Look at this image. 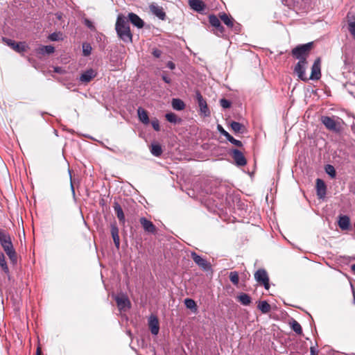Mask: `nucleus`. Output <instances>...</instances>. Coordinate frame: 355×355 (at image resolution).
Wrapping results in <instances>:
<instances>
[{"mask_svg": "<svg viewBox=\"0 0 355 355\" xmlns=\"http://www.w3.org/2000/svg\"><path fill=\"white\" fill-rule=\"evenodd\" d=\"M165 117L168 122L173 124L180 123L182 121V119L173 112L166 113Z\"/></svg>", "mask_w": 355, "mask_h": 355, "instance_id": "28", "label": "nucleus"}, {"mask_svg": "<svg viewBox=\"0 0 355 355\" xmlns=\"http://www.w3.org/2000/svg\"><path fill=\"white\" fill-rule=\"evenodd\" d=\"M115 29L118 37L125 43L131 42L132 35L130 30L129 21L122 15L116 19Z\"/></svg>", "mask_w": 355, "mask_h": 355, "instance_id": "1", "label": "nucleus"}, {"mask_svg": "<svg viewBox=\"0 0 355 355\" xmlns=\"http://www.w3.org/2000/svg\"><path fill=\"white\" fill-rule=\"evenodd\" d=\"M9 236L10 234L6 230L0 229V243L6 239H8Z\"/></svg>", "mask_w": 355, "mask_h": 355, "instance_id": "40", "label": "nucleus"}, {"mask_svg": "<svg viewBox=\"0 0 355 355\" xmlns=\"http://www.w3.org/2000/svg\"><path fill=\"white\" fill-rule=\"evenodd\" d=\"M189 4L191 8L198 12H202L205 9V4L201 0H189Z\"/></svg>", "mask_w": 355, "mask_h": 355, "instance_id": "21", "label": "nucleus"}, {"mask_svg": "<svg viewBox=\"0 0 355 355\" xmlns=\"http://www.w3.org/2000/svg\"><path fill=\"white\" fill-rule=\"evenodd\" d=\"M230 281L233 284L237 285L239 281V274L236 271L231 272L229 275Z\"/></svg>", "mask_w": 355, "mask_h": 355, "instance_id": "37", "label": "nucleus"}, {"mask_svg": "<svg viewBox=\"0 0 355 355\" xmlns=\"http://www.w3.org/2000/svg\"><path fill=\"white\" fill-rule=\"evenodd\" d=\"M348 30L349 33L352 34V35L355 39V19L354 21H350L348 24Z\"/></svg>", "mask_w": 355, "mask_h": 355, "instance_id": "41", "label": "nucleus"}, {"mask_svg": "<svg viewBox=\"0 0 355 355\" xmlns=\"http://www.w3.org/2000/svg\"><path fill=\"white\" fill-rule=\"evenodd\" d=\"M351 269L352 272L355 274V263L351 266Z\"/></svg>", "mask_w": 355, "mask_h": 355, "instance_id": "52", "label": "nucleus"}, {"mask_svg": "<svg viewBox=\"0 0 355 355\" xmlns=\"http://www.w3.org/2000/svg\"><path fill=\"white\" fill-rule=\"evenodd\" d=\"M14 50L17 52H22L25 51V45L22 43H17L14 46Z\"/></svg>", "mask_w": 355, "mask_h": 355, "instance_id": "44", "label": "nucleus"}, {"mask_svg": "<svg viewBox=\"0 0 355 355\" xmlns=\"http://www.w3.org/2000/svg\"><path fill=\"white\" fill-rule=\"evenodd\" d=\"M0 244L3 248V250L5 251V252L6 253V254L10 258V261L13 263H15L17 262V254L13 248L10 236L8 237V239H6V240L3 241Z\"/></svg>", "mask_w": 355, "mask_h": 355, "instance_id": "4", "label": "nucleus"}, {"mask_svg": "<svg viewBox=\"0 0 355 355\" xmlns=\"http://www.w3.org/2000/svg\"><path fill=\"white\" fill-rule=\"evenodd\" d=\"M184 304L186 307L191 310L193 313H196L198 310L197 304L196 302L191 298H186L184 300Z\"/></svg>", "mask_w": 355, "mask_h": 355, "instance_id": "29", "label": "nucleus"}, {"mask_svg": "<svg viewBox=\"0 0 355 355\" xmlns=\"http://www.w3.org/2000/svg\"><path fill=\"white\" fill-rule=\"evenodd\" d=\"M6 42L8 46H10L12 49H14V46L17 44L15 41L12 40H7Z\"/></svg>", "mask_w": 355, "mask_h": 355, "instance_id": "48", "label": "nucleus"}, {"mask_svg": "<svg viewBox=\"0 0 355 355\" xmlns=\"http://www.w3.org/2000/svg\"><path fill=\"white\" fill-rule=\"evenodd\" d=\"M321 122L327 130L334 133H340L343 129V120L338 117L335 119L334 117L322 116Z\"/></svg>", "mask_w": 355, "mask_h": 355, "instance_id": "2", "label": "nucleus"}, {"mask_svg": "<svg viewBox=\"0 0 355 355\" xmlns=\"http://www.w3.org/2000/svg\"><path fill=\"white\" fill-rule=\"evenodd\" d=\"M312 46L313 42L300 44L292 50V55L299 60H306Z\"/></svg>", "mask_w": 355, "mask_h": 355, "instance_id": "3", "label": "nucleus"}, {"mask_svg": "<svg viewBox=\"0 0 355 355\" xmlns=\"http://www.w3.org/2000/svg\"><path fill=\"white\" fill-rule=\"evenodd\" d=\"M291 327L297 334L301 335L302 334V327L297 321L293 320L291 322Z\"/></svg>", "mask_w": 355, "mask_h": 355, "instance_id": "35", "label": "nucleus"}, {"mask_svg": "<svg viewBox=\"0 0 355 355\" xmlns=\"http://www.w3.org/2000/svg\"><path fill=\"white\" fill-rule=\"evenodd\" d=\"M153 53V55L155 58H159V57L161 56V55H162V51H161L159 49H153V53Z\"/></svg>", "mask_w": 355, "mask_h": 355, "instance_id": "46", "label": "nucleus"}, {"mask_svg": "<svg viewBox=\"0 0 355 355\" xmlns=\"http://www.w3.org/2000/svg\"><path fill=\"white\" fill-rule=\"evenodd\" d=\"M196 97L198 105L200 108V114L203 115L204 116H209L210 115V111L208 108L206 100L198 91H197L196 93Z\"/></svg>", "mask_w": 355, "mask_h": 355, "instance_id": "8", "label": "nucleus"}, {"mask_svg": "<svg viewBox=\"0 0 355 355\" xmlns=\"http://www.w3.org/2000/svg\"><path fill=\"white\" fill-rule=\"evenodd\" d=\"M217 130H218V132L222 135H223L224 137H225V138L230 142L232 143V144L238 146V147H241L242 146V142L239 140H237L236 139H234L232 135H230L223 127L222 125H217Z\"/></svg>", "mask_w": 355, "mask_h": 355, "instance_id": "13", "label": "nucleus"}, {"mask_svg": "<svg viewBox=\"0 0 355 355\" xmlns=\"http://www.w3.org/2000/svg\"><path fill=\"white\" fill-rule=\"evenodd\" d=\"M220 105L223 108L227 109L231 107L232 103L227 99L222 98L220 100Z\"/></svg>", "mask_w": 355, "mask_h": 355, "instance_id": "39", "label": "nucleus"}, {"mask_svg": "<svg viewBox=\"0 0 355 355\" xmlns=\"http://www.w3.org/2000/svg\"><path fill=\"white\" fill-rule=\"evenodd\" d=\"M354 302L355 303V293H354Z\"/></svg>", "mask_w": 355, "mask_h": 355, "instance_id": "56", "label": "nucleus"}, {"mask_svg": "<svg viewBox=\"0 0 355 355\" xmlns=\"http://www.w3.org/2000/svg\"><path fill=\"white\" fill-rule=\"evenodd\" d=\"M232 157L236 163V164L239 166H243L246 164L247 161L245 157L241 151L238 149H233L232 150Z\"/></svg>", "mask_w": 355, "mask_h": 355, "instance_id": "11", "label": "nucleus"}, {"mask_svg": "<svg viewBox=\"0 0 355 355\" xmlns=\"http://www.w3.org/2000/svg\"><path fill=\"white\" fill-rule=\"evenodd\" d=\"M171 105L173 108L178 111L183 110L185 108V103L180 98H173Z\"/></svg>", "mask_w": 355, "mask_h": 355, "instance_id": "26", "label": "nucleus"}, {"mask_svg": "<svg viewBox=\"0 0 355 355\" xmlns=\"http://www.w3.org/2000/svg\"><path fill=\"white\" fill-rule=\"evenodd\" d=\"M316 193L320 199L324 198L327 193V187L324 182L319 178L316 180Z\"/></svg>", "mask_w": 355, "mask_h": 355, "instance_id": "15", "label": "nucleus"}, {"mask_svg": "<svg viewBox=\"0 0 355 355\" xmlns=\"http://www.w3.org/2000/svg\"><path fill=\"white\" fill-rule=\"evenodd\" d=\"M151 125L155 131H159L160 130L159 123L157 119L151 121Z\"/></svg>", "mask_w": 355, "mask_h": 355, "instance_id": "45", "label": "nucleus"}, {"mask_svg": "<svg viewBox=\"0 0 355 355\" xmlns=\"http://www.w3.org/2000/svg\"><path fill=\"white\" fill-rule=\"evenodd\" d=\"M84 24L91 31H96V28H95L94 25L93 24L92 21H90L89 19H84Z\"/></svg>", "mask_w": 355, "mask_h": 355, "instance_id": "43", "label": "nucleus"}, {"mask_svg": "<svg viewBox=\"0 0 355 355\" xmlns=\"http://www.w3.org/2000/svg\"><path fill=\"white\" fill-rule=\"evenodd\" d=\"M111 228V234L112 237L113 239L115 247L117 249H119L120 248V239L119 236V228L116 225V222L111 223L110 225Z\"/></svg>", "mask_w": 355, "mask_h": 355, "instance_id": "16", "label": "nucleus"}, {"mask_svg": "<svg viewBox=\"0 0 355 355\" xmlns=\"http://www.w3.org/2000/svg\"><path fill=\"white\" fill-rule=\"evenodd\" d=\"M115 301L117 304L118 308L119 310H123L125 308H129L130 306V302L126 296H116Z\"/></svg>", "mask_w": 355, "mask_h": 355, "instance_id": "20", "label": "nucleus"}, {"mask_svg": "<svg viewBox=\"0 0 355 355\" xmlns=\"http://www.w3.org/2000/svg\"><path fill=\"white\" fill-rule=\"evenodd\" d=\"M150 332L153 335H157L159 330V322L155 316H150L148 321Z\"/></svg>", "mask_w": 355, "mask_h": 355, "instance_id": "19", "label": "nucleus"}, {"mask_svg": "<svg viewBox=\"0 0 355 355\" xmlns=\"http://www.w3.org/2000/svg\"><path fill=\"white\" fill-rule=\"evenodd\" d=\"M321 78V59L318 58L315 60L312 67L311 73L309 80H318Z\"/></svg>", "mask_w": 355, "mask_h": 355, "instance_id": "9", "label": "nucleus"}, {"mask_svg": "<svg viewBox=\"0 0 355 355\" xmlns=\"http://www.w3.org/2000/svg\"><path fill=\"white\" fill-rule=\"evenodd\" d=\"M92 48L88 43H83V53L85 56H88L91 54Z\"/></svg>", "mask_w": 355, "mask_h": 355, "instance_id": "38", "label": "nucleus"}, {"mask_svg": "<svg viewBox=\"0 0 355 355\" xmlns=\"http://www.w3.org/2000/svg\"><path fill=\"white\" fill-rule=\"evenodd\" d=\"M54 71L55 73H62L63 70H62V69L61 67H56L54 68Z\"/></svg>", "mask_w": 355, "mask_h": 355, "instance_id": "50", "label": "nucleus"}, {"mask_svg": "<svg viewBox=\"0 0 355 355\" xmlns=\"http://www.w3.org/2000/svg\"><path fill=\"white\" fill-rule=\"evenodd\" d=\"M258 309L263 313H268L270 311V305L268 303L267 301H261L259 302L258 304Z\"/></svg>", "mask_w": 355, "mask_h": 355, "instance_id": "33", "label": "nucleus"}, {"mask_svg": "<svg viewBox=\"0 0 355 355\" xmlns=\"http://www.w3.org/2000/svg\"><path fill=\"white\" fill-rule=\"evenodd\" d=\"M162 80L167 84H170L171 83V80L170 78H168L166 75L162 74Z\"/></svg>", "mask_w": 355, "mask_h": 355, "instance_id": "47", "label": "nucleus"}, {"mask_svg": "<svg viewBox=\"0 0 355 355\" xmlns=\"http://www.w3.org/2000/svg\"><path fill=\"white\" fill-rule=\"evenodd\" d=\"M71 187L72 193H73V194H74L75 191H74V188H73V186L72 184H71Z\"/></svg>", "mask_w": 355, "mask_h": 355, "instance_id": "54", "label": "nucleus"}, {"mask_svg": "<svg viewBox=\"0 0 355 355\" xmlns=\"http://www.w3.org/2000/svg\"><path fill=\"white\" fill-rule=\"evenodd\" d=\"M61 35L60 33H53L49 35V39L51 41H59L61 39Z\"/></svg>", "mask_w": 355, "mask_h": 355, "instance_id": "42", "label": "nucleus"}, {"mask_svg": "<svg viewBox=\"0 0 355 355\" xmlns=\"http://www.w3.org/2000/svg\"><path fill=\"white\" fill-rule=\"evenodd\" d=\"M237 298L239 302L244 306H248L251 303V297L246 293H241Z\"/></svg>", "mask_w": 355, "mask_h": 355, "instance_id": "27", "label": "nucleus"}, {"mask_svg": "<svg viewBox=\"0 0 355 355\" xmlns=\"http://www.w3.org/2000/svg\"><path fill=\"white\" fill-rule=\"evenodd\" d=\"M166 67L168 68H169L170 69L173 70L175 68V64L174 62H173L172 61H168L167 63H166Z\"/></svg>", "mask_w": 355, "mask_h": 355, "instance_id": "49", "label": "nucleus"}, {"mask_svg": "<svg viewBox=\"0 0 355 355\" xmlns=\"http://www.w3.org/2000/svg\"><path fill=\"white\" fill-rule=\"evenodd\" d=\"M338 225L342 230H348L350 227V218L347 215L338 216Z\"/></svg>", "mask_w": 355, "mask_h": 355, "instance_id": "18", "label": "nucleus"}, {"mask_svg": "<svg viewBox=\"0 0 355 355\" xmlns=\"http://www.w3.org/2000/svg\"><path fill=\"white\" fill-rule=\"evenodd\" d=\"M0 266L2 270L7 275L9 274V268L7 266L6 258L2 252H0Z\"/></svg>", "mask_w": 355, "mask_h": 355, "instance_id": "34", "label": "nucleus"}, {"mask_svg": "<svg viewBox=\"0 0 355 355\" xmlns=\"http://www.w3.org/2000/svg\"><path fill=\"white\" fill-rule=\"evenodd\" d=\"M307 64L308 62L306 60H299L294 68V73H296L298 78L303 81L308 80V78L305 74Z\"/></svg>", "mask_w": 355, "mask_h": 355, "instance_id": "7", "label": "nucleus"}, {"mask_svg": "<svg viewBox=\"0 0 355 355\" xmlns=\"http://www.w3.org/2000/svg\"><path fill=\"white\" fill-rule=\"evenodd\" d=\"M191 257L195 263L202 270L206 272L212 270L211 263L207 259L198 255L196 252H192L191 253Z\"/></svg>", "mask_w": 355, "mask_h": 355, "instance_id": "5", "label": "nucleus"}, {"mask_svg": "<svg viewBox=\"0 0 355 355\" xmlns=\"http://www.w3.org/2000/svg\"><path fill=\"white\" fill-rule=\"evenodd\" d=\"M114 210L115 211V214L119 220V223L122 225H124L125 223V215L123 211V209L121 207V205L117 202H115L113 205Z\"/></svg>", "mask_w": 355, "mask_h": 355, "instance_id": "23", "label": "nucleus"}, {"mask_svg": "<svg viewBox=\"0 0 355 355\" xmlns=\"http://www.w3.org/2000/svg\"><path fill=\"white\" fill-rule=\"evenodd\" d=\"M235 31L237 32L239 31V25L236 26L234 28Z\"/></svg>", "mask_w": 355, "mask_h": 355, "instance_id": "53", "label": "nucleus"}, {"mask_svg": "<svg viewBox=\"0 0 355 355\" xmlns=\"http://www.w3.org/2000/svg\"><path fill=\"white\" fill-rule=\"evenodd\" d=\"M137 114L139 119L141 122H142L144 124L147 125L149 123L150 120L148 115L147 112L144 110L142 107H139L137 109Z\"/></svg>", "mask_w": 355, "mask_h": 355, "instance_id": "24", "label": "nucleus"}, {"mask_svg": "<svg viewBox=\"0 0 355 355\" xmlns=\"http://www.w3.org/2000/svg\"><path fill=\"white\" fill-rule=\"evenodd\" d=\"M150 153L155 157H159L162 154V146L159 144H152Z\"/></svg>", "mask_w": 355, "mask_h": 355, "instance_id": "31", "label": "nucleus"}, {"mask_svg": "<svg viewBox=\"0 0 355 355\" xmlns=\"http://www.w3.org/2000/svg\"><path fill=\"white\" fill-rule=\"evenodd\" d=\"M97 75V72L93 69H89L84 71L80 76L79 80L83 83H88Z\"/></svg>", "mask_w": 355, "mask_h": 355, "instance_id": "14", "label": "nucleus"}, {"mask_svg": "<svg viewBox=\"0 0 355 355\" xmlns=\"http://www.w3.org/2000/svg\"><path fill=\"white\" fill-rule=\"evenodd\" d=\"M230 126L235 133H242L245 129V126L243 124L236 121H232Z\"/></svg>", "mask_w": 355, "mask_h": 355, "instance_id": "30", "label": "nucleus"}, {"mask_svg": "<svg viewBox=\"0 0 355 355\" xmlns=\"http://www.w3.org/2000/svg\"><path fill=\"white\" fill-rule=\"evenodd\" d=\"M128 19L134 26L139 28H142L144 25V21L135 13H129Z\"/></svg>", "mask_w": 355, "mask_h": 355, "instance_id": "22", "label": "nucleus"}, {"mask_svg": "<svg viewBox=\"0 0 355 355\" xmlns=\"http://www.w3.org/2000/svg\"><path fill=\"white\" fill-rule=\"evenodd\" d=\"M150 12L159 19L164 20L166 17V13L163 8L157 4L153 3L149 6Z\"/></svg>", "mask_w": 355, "mask_h": 355, "instance_id": "17", "label": "nucleus"}, {"mask_svg": "<svg viewBox=\"0 0 355 355\" xmlns=\"http://www.w3.org/2000/svg\"><path fill=\"white\" fill-rule=\"evenodd\" d=\"M37 355H40V349L39 348L37 349Z\"/></svg>", "mask_w": 355, "mask_h": 355, "instance_id": "55", "label": "nucleus"}, {"mask_svg": "<svg viewBox=\"0 0 355 355\" xmlns=\"http://www.w3.org/2000/svg\"><path fill=\"white\" fill-rule=\"evenodd\" d=\"M254 279L259 284L263 285L266 290L270 288L269 277L265 269L257 270L254 273Z\"/></svg>", "mask_w": 355, "mask_h": 355, "instance_id": "6", "label": "nucleus"}, {"mask_svg": "<svg viewBox=\"0 0 355 355\" xmlns=\"http://www.w3.org/2000/svg\"><path fill=\"white\" fill-rule=\"evenodd\" d=\"M220 18L224 22V24L227 25L229 28H233L234 20L232 18H230L227 14L222 13L221 15H220Z\"/></svg>", "mask_w": 355, "mask_h": 355, "instance_id": "32", "label": "nucleus"}, {"mask_svg": "<svg viewBox=\"0 0 355 355\" xmlns=\"http://www.w3.org/2000/svg\"><path fill=\"white\" fill-rule=\"evenodd\" d=\"M55 51V48L51 45L41 46L37 49V53L40 55H50Z\"/></svg>", "mask_w": 355, "mask_h": 355, "instance_id": "25", "label": "nucleus"}, {"mask_svg": "<svg viewBox=\"0 0 355 355\" xmlns=\"http://www.w3.org/2000/svg\"><path fill=\"white\" fill-rule=\"evenodd\" d=\"M139 222L142 225L143 229L148 233L155 234L157 231L155 225L145 217H141Z\"/></svg>", "mask_w": 355, "mask_h": 355, "instance_id": "12", "label": "nucleus"}, {"mask_svg": "<svg viewBox=\"0 0 355 355\" xmlns=\"http://www.w3.org/2000/svg\"><path fill=\"white\" fill-rule=\"evenodd\" d=\"M311 355H316V351L314 347L310 348Z\"/></svg>", "mask_w": 355, "mask_h": 355, "instance_id": "51", "label": "nucleus"}, {"mask_svg": "<svg viewBox=\"0 0 355 355\" xmlns=\"http://www.w3.org/2000/svg\"><path fill=\"white\" fill-rule=\"evenodd\" d=\"M209 21L210 24L216 28L214 33L218 36L221 37L224 34L225 28L221 25L219 19L214 15H211L209 17Z\"/></svg>", "mask_w": 355, "mask_h": 355, "instance_id": "10", "label": "nucleus"}, {"mask_svg": "<svg viewBox=\"0 0 355 355\" xmlns=\"http://www.w3.org/2000/svg\"><path fill=\"white\" fill-rule=\"evenodd\" d=\"M325 172L332 178H334L336 175V169L334 166L327 164L325 166Z\"/></svg>", "mask_w": 355, "mask_h": 355, "instance_id": "36", "label": "nucleus"}]
</instances>
